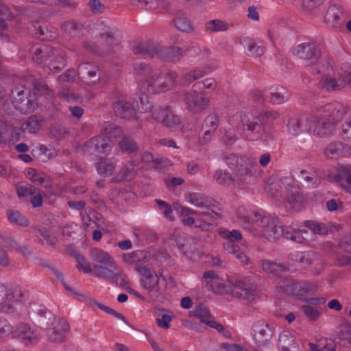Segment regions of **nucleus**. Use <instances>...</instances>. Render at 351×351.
<instances>
[{"instance_id":"f257e3e1","label":"nucleus","mask_w":351,"mask_h":351,"mask_svg":"<svg viewBox=\"0 0 351 351\" xmlns=\"http://www.w3.org/2000/svg\"><path fill=\"white\" fill-rule=\"evenodd\" d=\"M239 223L256 237L276 241L283 235V228L275 219L263 212L239 206L237 211Z\"/></svg>"},{"instance_id":"f03ea898","label":"nucleus","mask_w":351,"mask_h":351,"mask_svg":"<svg viewBox=\"0 0 351 351\" xmlns=\"http://www.w3.org/2000/svg\"><path fill=\"white\" fill-rule=\"evenodd\" d=\"M227 166L233 171V175L226 170L218 169L213 176L214 180L221 186L230 185L244 189L251 181L252 169L256 165L254 159L245 156L229 154L226 158Z\"/></svg>"},{"instance_id":"7ed1b4c3","label":"nucleus","mask_w":351,"mask_h":351,"mask_svg":"<svg viewBox=\"0 0 351 351\" xmlns=\"http://www.w3.org/2000/svg\"><path fill=\"white\" fill-rule=\"evenodd\" d=\"M134 73L138 77V88L144 95L168 91L177 82L178 74L175 71H169L163 74L152 70L150 66L145 63L134 64Z\"/></svg>"},{"instance_id":"20e7f679","label":"nucleus","mask_w":351,"mask_h":351,"mask_svg":"<svg viewBox=\"0 0 351 351\" xmlns=\"http://www.w3.org/2000/svg\"><path fill=\"white\" fill-rule=\"evenodd\" d=\"M347 114V108L341 104L335 101L317 107L313 111V115L317 117L314 130V135L325 137L332 135L335 125L343 119Z\"/></svg>"},{"instance_id":"39448f33","label":"nucleus","mask_w":351,"mask_h":351,"mask_svg":"<svg viewBox=\"0 0 351 351\" xmlns=\"http://www.w3.org/2000/svg\"><path fill=\"white\" fill-rule=\"evenodd\" d=\"M38 323L40 326L46 327L47 340L51 342L64 341L70 330V326L64 318L57 317L47 308L38 311Z\"/></svg>"},{"instance_id":"423d86ee","label":"nucleus","mask_w":351,"mask_h":351,"mask_svg":"<svg viewBox=\"0 0 351 351\" xmlns=\"http://www.w3.org/2000/svg\"><path fill=\"white\" fill-rule=\"evenodd\" d=\"M272 195L277 199H283L289 204L290 208L299 210L302 206L303 197L301 193L293 186L289 178L282 179L280 183H276L272 187Z\"/></svg>"},{"instance_id":"0eeeda50","label":"nucleus","mask_w":351,"mask_h":351,"mask_svg":"<svg viewBox=\"0 0 351 351\" xmlns=\"http://www.w3.org/2000/svg\"><path fill=\"white\" fill-rule=\"evenodd\" d=\"M234 117L240 119L243 127V136L245 139L256 141L263 137L265 129L261 118L245 112H240Z\"/></svg>"},{"instance_id":"6e6552de","label":"nucleus","mask_w":351,"mask_h":351,"mask_svg":"<svg viewBox=\"0 0 351 351\" xmlns=\"http://www.w3.org/2000/svg\"><path fill=\"white\" fill-rule=\"evenodd\" d=\"M11 99L14 108L23 114L29 113L38 106L36 95L23 85H17L12 90Z\"/></svg>"},{"instance_id":"1a4fd4ad","label":"nucleus","mask_w":351,"mask_h":351,"mask_svg":"<svg viewBox=\"0 0 351 351\" xmlns=\"http://www.w3.org/2000/svg\"><path fill=\"white\" fill-rule=\"evenodd\" d=\"M278 289L287 295H291L301 301H306L307 295L313 294L317 291V285L308 282H298L293 280L285 279L279 283Z\"/></svg>"},{"instance_id":"9d476101","label":"nucleus","mask_w":351,"mask_h":351,"mask_svg":"<svg viewBox=\"0 0 351 351\" xmlns=\"http://www.w3.org/2000/svg\"><path fill=\"white\" fill-rule=\"evenodd\" d=\"M347 73H345V65L341 71L337 73L333 71L330 66H328L319 82V86L327 91H335L342 89L348 82Z\"/></svg>"},{"instance_id":"9b49d317","label":"nucleus","mask_w":351,"mask_h":351,"mask_svg":"<svg viewBox=\"0 0 351 351\" xmlns=\"http://www.w3.org/2000/svg\"><path fill=\"white\" fill-rule=\"evenodd\" d=\"M112 144L110 140L104 134L93 136L82 146V152L87 156L108 155L111 152Z\"/></svg>"},{"instance_id":"f8f14e48","label":"nucleus","mask_w":351,"mask_h":351,"mask_svg":"<svg viewBox=\"0 0 351 351\" xmlns=\"http://www.w3.org/2000/svg\"><path fill=\"white\" fill-rule=\"evenodd\" d=\"M183 101L186 110L191 114L199 113L209 106L210 99L197 89L186 92L183 95Z\"/></svg>"},{"instance_id":"ddd939ff","label":"nucleus","mask_w":351,"mask_h":351,"mask_svg":"<svg viewBox=\"0 0 351 351\" xmlns=\"http://www.w3.org/2000/svg\"><path fill=\"white\" fill-rule=\"evenodd\" d=\"M256 285L250 278H240L236 280L232 295L249 302L253 301L256 296Z\"/></svg>"},{"instance_id":"4468645a","label":"nucleus","mask_w":351,"mask_h":351,"mask_svg":"<svg viewBox=\"0 0 351 351\" xmlns=\"http://www.w3.org/2000/svg\"><path fill=\"white\" fill-rule=\"evenodd\" d=\"M292 53L294 56L306 62V66L317 64L320 51L317 46L313 43H304L295 47Z\"/></svg>"},{"instance_id":"2eb2a0df","label":"nucleus","mask_w":351,"mask_h":351,"mask_svg":"<svg viewBox=\"0 0 351 351\" xmlns=\"http://www.w3.org/2000/svg\"><path fill=\"white\" fill-rule=\"evenodd\" d=\"M317 117L312 114H304L291 117L288 122V131L293 135H298L304 128L308 132L314 134V130L311 126H315Z\"/></svg>"},{"instance_id":"dca6fc26","label":"nucleus","mask_w":351,"mask_h":351,"mask_svg":"<svg viewBox=\"0 0 351 351\" xmlns=\"http://www.w3.org/2000/svg\"><path fill=\"white\" fill-rule=\"evenodd\" d=\"M346 16L342 8L331 5L326 10L324 22L329 28L340 31L344 26Z\"/></svg>"},{"instance_id":"f3484780","label":"nucleus","mask_w":351,"mask_h":351,"mask_svg":"<svg viewBox=\"0 0 351 351\" xmlns=\"http://www.w3.org/2000/svg\"><path fill=\"white\" fill-rule=\"evenodd\" d=\"M16 335L25 345L36 343L41 338L40 328L31 326L27 324H21L16 328Z\"/></svg>"},{"instance_id":"a211bd4d","label":"nucleus","mask_w":351,"mask_h":351,"mask_svg":"<svg viewBox=\"0 0 351 351\" xmlns=\"http://www.w3.org/2000/svg\"><path fill=\"white\" fill-rule=\"evenodd\" d=\"M328 179L341 184L346 191L351 193V165H346L340 166L337 172L330 171Z\"/></svg>"},{"instance_id":"6ab92c4d","label":"nucleus","mask_w":351,"mask_h":351,"mask_svg":"<svg viewBox=\"0 0 351 351\" xmlns=\"http://www.w3.org/2000/svg\"><path fill=\"white\" fill-rule=\"evenodd\" d=\"M43 119L37 116L32 115L27 119L17 129L14 128L12 132V138L17 141L20 139L22 133L28 132L30 134H36L41 128Z\"/></svg>"},{"instance_id":"aec40b11","label":"nucleus","mask_w":351,"mask_h":351,"mask_svg":"<svg viewBox=\"0 0 351 351\" xmlns=\"http://www.w3.org/2000/svg\"><path fill=\"white\" fill-rule=\"evenodd\" d=\"M141 285L144 289H147L149 292H158L160 294L162 293L160 285L165 284V285L174 286V281L171 277L161 276L159 278L156 274L153 275L152 274L147 276L146 278H141Z\"/></svg>"},{"instance_id":"412c9836","label":"nucleus","mask_w":351,"mask_h":351,"mask_svg":"<svg viewBox=\"0 0 351 351\" xmlns=\"http://www.w3.org/2000/svg\"><path fill=\"white\" fill-rule=\"evenodd\" d=\"M308 234L306 227L301 228L297 222H292L289 226L283 228L282 236L293 242L302 243L309 239Z\"/></svg>"},{"instance_id":"4be33fe9","label":"nucleus","mask_w":351,"mask_h":351,"mask_svg":"<svg viewBox=\"0 0 351 351\" xmlns=\"http://www.w3.org/2000/svg\"><path fill=\"white\" fill-rule=\"evenodd\" d=\"M252 335L258 346H264L272 337L271 328L264 322H258L253 324Z\"/></svg>"},{"instance_id":"5701e85b","label":"nucleus","mask_w":351,"mask_h":351,"mask_svg":"<svg viewBox=\"0 0 351 351\" xmlns=\"http://www.w3.org/2000/svg\"><path fill=\"white\" fill-rule=\"evenodd\" d=\"M119 267L115 261H111L110 263L104 265H95L93 266V273L95 276L112 281L114 278L119 276Z\"/></svg>"},{"instance_id":"b1692460","label":"nucleus","mask_w":351,"mask_h":351,"mask_svg":"<svg viewBox=\"0 0 351 351\" xmlns=\"http://www.w3.org/2000/svg\"><path fill=\"white\" fill-rule=\"evenodd\" d=\"M189 316L199 319L201 323L215 328L219 332L223 330V326L214 320L208 308H194L189 311Z\"/></svg>"},{"instance_id":"393cba45","label":"nucleus","mask_w":351,"mask_h":351,"mask_svg":"<svg viewBox=\"0 0 351 351\" xmlns=\"http://www.w3.org/2000/svg\"><path fill=\"white\" fill-rule=\"evenodd\" d=\"M203 282L206 287L215 293L222 294L229 291L225 281L219 278L213 271H208L204 273Z\"/></svg>"},{"instance_id":"a878e982","label":"nucleus","mask_w":351,"mask_h":351,"mask_svg":"<svg viewBox=\"0 0 351 351\" xmlns=\"http://www.w3.org/2000/svg\"><path fill=\"white\" fill-rule=\"evenodd\" d=\"M186 201L199 208L212 210L215 201L210 197L198 193H188L185 195Z\"/></svg>"},{"instance_id":"bb28decb","label":"nucleus","mask_w":351,"mask_h":351,"mask_svg":"<svg viewBox=\"0 0 351 351\" xmlns=\"http://www.w3.org/2000/svg\"><path fill=\"white\" fill-rule=\"evenodd\" d=\"M217 68L215 61L212 63L210 66H205L204 69H194L186 73L182 78V82L184 85L188 86L195 80L202 78L205 75L213 72Z\"/></svg>"},{"instance_id":"cd10ccee","label":"nucleus","mask_w":351,"mask_h":351,"mask_svg":"<svg viewBox=\"0 0 351 351\" xmlns=\"http://www.w3.org/2000/svg\"><path fill=\"white\" fill-rule=\"evenodd\" d=\"M324 154L326 157L331 158L348 156L351 155V147L341 142H333L326 147Z\"/></svg>"},{"instance_id":"c85d7f7f","label":"nucleus","mask_w":351,"mask_h":351,"mask_svg":"<svg viewBox=\"0 0 351 351\" xmlns=\"http://www.w3.org/2000/svg\"><path fill=\"white\" fill-rule=\"evenodd\" d=\"M183 51L181 47L158 45V56L165 61H176L183 56Z\"/></svg>"},{"instance_id":"c756f323","label":"nucleus","mask_w":351,"mask_h":351,"mask_svg":"<svg viewBox=\"0 0 351 351\" xmlns=\"http://www.w3.org/2000/svg\"><path fill=\"white\" fill-rule=\"evenodd\" d=\"M113 111L114 114L121 117L128 119L133 117L134 110L132 104L124 99H119L113 103Z\"/></svg>"},{"instance_id":"7c9ffc66","label":"nucleus","mask_w":351,"mask_h":351,"mask_svg":"<svg viewBox=\"0 0 351 351\" xmlns=\"http://www.w3.org/2000/svg\"><path fill=\"white\" fill-rule=\"evenodd\" d=\"M219 234L226 240L223 243V246L228 252H234L233 248L238 246L234 243L242 239L241 233L237 230H223L219 232Z\"/></svg>"},{"instance_id":"2f4dec72","label":"nucleus","mask_w":351,"mask_h":351,"mask_svg":"<svg viewBox=\"0 0 351 351\" xmlns=\"http://www.w3.org/2000/svg\"><path fill=\"white\" fill-rule=\"evenodd\" d=\"M56 55L49 58L48 69L49 73H57L64 69L66 66L65 52L62 50L56 49Z\"/></svg>"},{"instance_id":"473e14b6","label":"nucleus","mask_w":351,"mask_h":351,"mask_svg":"<svg viewBox=\"0 0 351 351\" xmlns=\"http://www.w3.org/2000/svg\"><path fill=\"white\" fill-rule=\"evenodd\" d=\"M117 166L116 161L112 158H102L96 164V169L99 175L103 177L111 176Z\"/></svg>"},{"instance_id":"72a5a7b5","label":"nucleus","mask_w":351,"mask_h":351,"mask_svg":"<svg viewBox=\"0 0 351 351\" xmlns=\"http://www.w3.org/2000/svg\"><path fill=\"white\" fill-rule=\"evenodd\" d=\"M292 175L297 176L300 181L305 182V185L308 188H315L320 184V179L313 173L307 172L303 169H295L293 171Z\"/></svg>"},{"instance_id":"f704fd0d","label":"nucleus","mask_w":351,"mask_h":351,"mask_svg":"<svg viewBox=\"0 0 351 351\" xmlns=\"http://www.w3.org/2000/svg\"><path fill=\"white\" fill-rule=\"evenodd\" d=\"M56 49L48 45H43L40 47L36 48L34 51L32 60L38 64L48 61L49 58H52L56 55Z\"/></svg>"},{"instance_id":"c9c22d12","label":"nucleus","mask_w":351,"mask_h":351,"mask_svg":"<svg viewBox=\"0 0 351 351\" xmlns=\"http://www.w3.org/2000/svg\"><path fill=\"white\" fill-rule=\"evenodd\" d=\"M265 96L272 104H280L289 99V93L285 88L280 86L271 89Z\"/></svg>"},{"instance_id":"e433bc0d","label":"nucleus","mask_w":351,"mask_h":351,"mask_svg":"<svg viewBox=\"0 0 351 351\" xmlns=\"http://www.w3.org/2000/svg\"><path fill=\"white\" fill-rule=\"evenodd\" d=\"M158 45L154 44L151 42H143L139 43L134 49L135 54L141 55L145 58L153 57L155 55L158 56Z\"/></svg>"},{"instance_id":"4c0bfd02","label":"nucleus","mask_w":351,"mask_h":351,"mask_svg":"<svg viewBox=\"0 0 351 351\" xmlns=\"http://www.w3.org/2000/svg\"><path fill=\"white\" fill-rule=\"evenodd\" d=\"M136 173L134 165L132 163L123 164L119 171L113 178L115 182H121L132 179Z\"/></svg>"},{"instance_id":"58836bf2","label":"nucleus","mask_w":351,"mask_h":351,"mask_svg":"<svg viewBox=\"0 0 351 351\" xmlns=\"http://www.w3.org/2000/svg\"><path fill=\"white\" fill-rule=\"evenodd\" d=\"M278 345L283 351H290L291 348L298 346L295 336L289 330H284L280 334Z\"/></svg>"},{"instance_id":"ea45409f","label":"nucleus","mask_w":351,"mask_h":351,"mask_svg":"<svg viewBox=\"0 0 351 351\" xmlns=\"http://www.w3.org/2000/svg\"><path fill=\"white\" fill-rule=\"evenodd\" d=\"M101 39L105 42L106 48H104L103 52L106 54H110L119 47L118 40L114 37L112 31L106 27V31L101 34Z\"/></svg>"},{"instance_id":"a19ab883","label":"nucleus","mask_w":351,"mask_h":351,"mask_svg":"<svg viewBox=\"0 0 351 351\" xmlns=\"http://www.w3.org/2000/svg\"><path fill=\"white\" fill-rule=\"evenodd\" d=\"M90 257L93 261L100 264L99 265L110 263L111 261H114L108 253L99 248L91 249Z\"/></svg>"},{"instance_id":"79ce46f5","label":"nucleus","mask_w":351,"mask_h":351,"mask_svg":"<svg viewBox=\"0 0 351 351\" xmlns=\"http://www.w3.org/2000/svg\"><path fill=\"white\" fill-rule=\"evenodd\" d=\"M262 268L263 271L267 274L274 275H278L281 272H285L289 270V267L285 265L278 264L268 260L262 261Z\"/></svg>"},{"instance_id":"37998d69","label":"nucleus","mask_w":351,"mask_h":351,"mask_svg":"<svg viewBox=\"0 0 351 351\" xmlns=\"http://www.w3.org/2000/svg\"><path fill=\"white\" fill-rule=\"evenodd\" d=\"M242 44L245 48L247 49L251 56H260L265 52V47L263 43L258 45L250 38H243Z\"/></svg>"},{"instance_id":"c03bdc74","label":"nucleus","mask_w":351,"mask_h":351,"mask_svg":"<svg viewBox=\"0 0 351 351\" xmlns=\"http://www.w3.org/2000/svg\"><path fill=\"white\" fill-rule=\"evenodd\" d=\"M22 296L20 289H15L12 293H8V285L0 282V303L4 300L8 301H18Z\"/></svg>"},{"instance_id":"a18cd8bd","label":"nucleus","mask_w":351,"mask_h":351,"mask_svg":"<svg viewBox=\"0 0 351 351\" xmlns=\"http://www.w3.org/2000/svg\"><path fill=\"white\" fill-rule=\"evenodd\" d=\"M219 117L216 113H210L206 117L202 124V130H208L215 134L218 128Z\"/></svg>"},{"instance_id":"49530a36","label":"nucleus","mask_w":351,"mask_h":351,"mask_svg":"<svg viewBox=\"0 0 351 351\" xmlns=\"http://www.w3.org/2000/svg\"><path fill=\"white\" fill-rule=\"evenodd\" d=\"M122 133L123 132L120 127L114 123L106 122L103 126L101 134H104L105 138H108L111 141L112 138H116L121 136Z\"/></svg>"},{"instance_id":"de8ad7c7","label":"nucleus","mask_w":351,"mask_h":351,"mask_svg":"<svg viewBox=\"0 0 351 351\" xmlns=\"http://www.w3.org/2000/svg\"><path fill=\"white\" fill-rule=\"evenodd\" d=\"M7 217L9 221L12 223L27 227L29 225V219L23 215L19 211L9 210L7 212Z\"/></svg>"},{"instance_id":"09e8293b","label":"nucleus","mask_w":351,"mask_h":351,"mask_svg":"<svg viewBox=\"0 0 351 351\" xmlns=\"http://www.w3.org/2000/svg\"><path fill=\"white\" fill-rule=\"evenodd\" d=\"M343 345L347 343L351 344V325L349 324H343L339 326L337 330V337Z\"/></svg>"},{"instance_id":"8fccbe9b","label":"nucleus","mask_w":351,"mask_h":351,"mask_svg":"<svg viewBox=\"0 0 351 351\" xmlns=\"http://www.w3.org/2000/svg\"><path fill=\"white\" fill-rule=\"evenodd\" d=\"M229 25L226 21L219 19L210 20L205 23L206 30L211 32L226 31Z\"/></svg>"},{"instance_id":"3c124183","label":"nucleus","mask_w":351,"mask_h":351,"mask_svg":"<svg viewBox=\"0 0 351 351\" xmlns=\"http://www.w3.org/2000/svg\"><path fill=\"white\" fill-rule=\"evenodd\" d=\"M180 117L170 108L162 125L175 130L180 126Z\"/></svg>"},{"instance_id":"603ef678","label":"nucleus","mask_w":351,"mask_h":351,"mask_svg":"<svg viewBox=\"0 0 351 351\" xmlns=\"http://www.w3.org/2000/svg\"><path fill=\"white\" fill-rule=\"evenodd\" d=\"M319 255L314 252H302L301 261L300 264L303 267H308V266L315 264V262H319Z\"/></svg>"},{"instance_id":"864d4df0","label":"nucleus","mask_w":351,"mask_h":351,"mask_svg":"<svg viewBox=\"0 0 351 351\" xmlns=\"http://www.w3.org/2000/svg\"><path fill=\"white\" fill-rule=\"evenodd\" d=\"M35 232H38L41 237H43L47 244L50 245H54L58 241L57 237L51 234L47 228L41 226H34L32 228Z\"/></svg>"},{"instance_id":"5fc2aeb1","label":"nucleus","mask_w":351,"mask_h":351,"mask_svg":"<svg viewBox=\"0 0 351 351\" xmlns=\"http://www.w3.org/2000/svg\"><path fill=\"white\" fill-rule=\"evenodd\" d=\"M174 25L180 31L190 33L193 31L190 21L184 17H177L174 19Z\"/></svg>"},{"instance_id":"6e6d98bb","label":"nucleus","mask_w":351,"mask_h":351,"mask_svg":"<svg viewBox=\"0 0 351 351\" xmlns=\"http://www.w3.org/2000/svg\"><path fill=\"white\" fill-rule=\"evenodd\" d=\"M305 227L308 228L313 233L325 234L328 232V228L325 224L315 221H305Z\"/></svg>"},{"instance_id":"4d7b16f0","label":"nucleus","mask_w":351,"mask_h":351,"mask_svg":"<svg viewBox=\"0 0 351 351\" xmlns=\"http://www.w3.org/2000/svg\"><path fill=\"white\" fill-rule=\"evenodd\" d=\"M157 311L155 312L156 322L157 325L162 328L168 329L169 328V323L172 320V317L167 314H160V308H156Z\"/></svg>"},{"instance_id":"13d9d810","label":"nucleus","mask_w":351,"mask_h":351,"mask_svg":"<svg viewBox=\"0 0 351 351\" xmlns=\"http://www.w3.org/2000/svg\"><path fill=\"white\" fill-rule=\"evenodd\" d=\"M119 147L122 151L128 153L136 152L138 149V147L134 141L128 136H125L122 138L119 142Z\"/></svg>"},{"instance_id":"bf43d9fd","label":"nucleus","mask_w":351,"mask_h":351,"mask_svg":"<svg viewBox=\"0 0 351 351\" xmlns=\"http://www.w3.org/2000/svg\"><path fill=\"white\" fill-rule=\"evenodd\" d=\"M170 107H160L158 106L154 108L152 111V118L158 123L163 125L165 119L168 113Z\"/></svg>"},{"instance_id":"052dcab7","label":"nucleus","mask_w":351,"mask_h":351,"mask_svg":"<svg viewBox=\"0 0 351 351\" xmlns=\"http://www.w3.org/2000/svg\"><path fill=\"white\" fill-rule=\"evenodd\" d=\"M238 139L234 129L228 128L221 137V142L226 146H231Z\"/></svg>"},{"instance_id":"680f3d73","label":"nucleus","mask_w":351,"mask_h":351,"mask_svg":"<svg viewBox=\"0 0 351 351\" xmlns=\"http://www.w3.org/2000/svg\"><path fill=\"white\" fill-rule=\"evenodd\" d=\"M38 191L35 186L30 184L19 186L16 189L17 195L19 197H24L28 195H33Z\"/></svg>"},{"instance_id":"e2e57ef3","label":"nucleus","mask_w":351,"mask_h":351,"mask_svg":"<svg viewBox=\"0 0 351 351\" xmlns=\"http://www.w3.org/2000/svg\"><path fill=\"white\" fill-rule=\"evenodd\" d=\"M26 177L36 184H43L45 182V177L36 172L34 169L29 168L25 172Z\"/></svg>"},{"instance_id":"0e129e2a","label":"nucleus","mask_w":351,"mask_h":351,"mask_svg":"<svg viewBox=\"0 0 351 351\" xmlns=\"http://www.w3.org/2000/svg\"><path fill=\"white\" fill-rule=\"evenodd\" d=\"M196 89H210L214 90L217 87V82L213 78H206L203 81L197 82L193 86Z\"/></svg>"},{"instance_id":"69168bd1","label":"nucleus","mask_w":351,"mask_h":351,"mask_svg":"<svg viewBox=\"0 0 351 351\" xmlns=\"http://www.w3.org/2000/svg\"><path fill=\"white\" fill-rule=\"evenodd\" d=\"M58 95L63 99L68 101H77L80 98L78 95L73 93L71 90L64 86H61L60 90L58 91Z\"/></svg>"},{"instance_id":"338daca9","label":"nucleus","mask_w":351,"mask_h":351,"mask_svg":"<svg viewBox=\"0 0 351 351\" xmlns=\"http://www.w3.org/2000/svg\"><path fill=\"white\" fill-rule=\"evenodd\" d=\"M156 202L159 208L163 211L165 217H167L169 221H174L175 218L172 215L171 206L165 201L160 199H156Z\"/></svg>"},{"instance_id":"774afa93","label":"nucleus","mask_w":351,"mask_h":351,"mask_svg":"<svg viewBox=\"0 0 351 351\" xmlns=\"http://www.w3.org/2000/svg\"><path fill=\"white\" fill-rule=\"evenodd\" d=\"M339 135L343 140H351V117L346 119L342 124Z\"/></svg>"}]
</instances>
